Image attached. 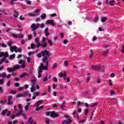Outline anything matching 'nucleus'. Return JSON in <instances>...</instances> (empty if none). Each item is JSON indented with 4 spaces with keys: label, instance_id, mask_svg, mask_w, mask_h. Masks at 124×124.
<instances>
[{
    "label": "nucleus",
    "instance_id": "1",
    "mask_svg": "<svg viewBox=\"0 0 124 124\" xmlns=\"http://www.w3.org/2000/svg\"><path fill=\"white\" fill-rule=\"evenodd\" d=\"M8 56H9V54H8V53L7 52H6L5 53H3V52H0V58H2L3 57V58L1 59V61H0V64H2L4 62H5V60H6V58H8Z\"/></svg>",
    "mask_w": 124,
    "mask_h": 124
},
{
    "label": "nucleus",
    "instance_id": "2",
    "mask_svg": "<svg viewBox=\"0 0 124 124\" xmlns=\"http://www.w3.org/2000/svg\"><path fill=\"white\" fill-rule=\"evenodd\" d=\"M20 67L21 66H20V65H16L14 67H8L7 68V71H8V72L10 73L12 72H14L16 69H19V68H20Z\"/></svg>",
    "mask_w": 124,
    "mask_h": 124
},
{
    "label": "nucleus",
    "instance_id": "3",
    "mask_svg": "<svg viewBox=\"0 0 124 124\" xmlns=\"http://www.w3.org/2000/svg\"><path fill=\"white\" fill-rule=\"evenodd\" d=\"M40 66V67H38L39 69V70L38 71V74H41V73H42V70H48V68H47V67H45L43 63H41Z\"/></svg>",
    "mask_w": 124,
    "mask_h": 124
},
{
    "label": "nucleus",
    "instance_id": "4",
    "mask_svg": "<svg viewBox=\"0 0 124 124\" xmlns=\"http://www.w3.org/2000/svg\"><path fill=\"white\" fill-rule=\"evenodd\" d=\"M40 26V24L38 23L35 24H32L31 27L32 31H36V29H38Z\"/></svg>",
    "mask_w": 124,
    "mask_h": 124
},
{
    "label": "nucleus",
    "instance_id": "5",
    "mask_svg": "<svg viewBox=\"0 0 124 124\" xmlns=\"http://www.w3.org/2000/svg\"><path fill=\"white\" fill-rule=\"evenodd\" d=\"M41 54L43 57H50V53L48 50H43L41 52Z\"/></svg>",
    "mask_w": 124,
    "mask_h": 124
},
{
    "label": "nucleus",
    "instance_id": "6",
    "mask_svg": "<svg viewBox=\"0 0 124 124\" xmlns=\"http://www.w3.org/2000/svg\"><path fill=\"white\" fill-rule=\"evenodd\" d=\"M54 22H55L54 19L47 20L46 23L47 25H50L51 26H54L56 25V23H54Z\"/></svg>",
    "mask_w": 124,
    "mask_h": 124
},
{
    "label": "nucleus",
    "instance_id": "7",
    "mask_svg": "<svg viewBox=\"0 0 124 124\" xmlns=\"http://www.w3.org/2000/svg\"><path fill=\"white\" fill-rule=\"evenodd\" d=\"M48 57L45 56L43 59L42 62L44 63H46V65L45 67H46V68H48V65H49V61H48Z\"/></svg>",
    "mask_w": 124,
    "mask_h": 124
},
{
    "label": "nucleus",
    "instance_id": "8",
    "mask_svg": "<svg viewBox=\"0 0 124 124\" xmlns=\"http://www.w3.org/2000/svg\"><path fill=\"white\" fill-rule=\"evenodd\" d=\"M60 116V114L59 113H57L55 111H52L50 114V117H53V118L54 119V118H58Z\"/></svg>",
    "mask_w": 124,
    "mask_h": 124
},
{
    "label": "nucleus",
    "instance_id": "9",
    "mask_svg": "<svg viewBox=\"0 0 124 124\" xmlns=\"http://www.w3.org/2000/svg\"><path fill=\"white\" fill-rule=\"evenodd\" d=\"M92 68L93 69V70H99V69H101V67L99 65L96 66L92 65Z\"/></svg>",
    "mask_w": 124,
    "mask_h": 124
},
{
    "label": "nucleus",
    "instance_id": "10",
    "mask_svg": "<svg viewBox=\"0 0 124 124\" xmlns=\"http://www.w3.org/2000/svg\"><path fill=\"white\" fill-rule=\"evenodd\" d=\"M106 3H107L108 5H111V6H114L115 0H106Z\"/></svg>",
    "mask_w": 124,
    "mask_h": 124
},
{
    "label": "nucleus",
    "instance_id": "11",
    "mask_svg": "<svg viewBox=\"0 0 124 124\" xmlns=\"http://www.w3.org/2000/svg\"><path fill=\"white\" fill-rule=\"evenodd\" d=\"M72 123V120L71 119H69L68 120H64L62 122V124H71Z\"/></svg>",
    "mask_w": 124,
    "mask_h": 124
},
{
    "label": "nucleus",
    "instance_id": "12",
    "mask_svg": "<svg viewBox=\"0 0 124 124\" xmlns=\"http://www.w3.org/2000/svg\"><path fill=\"white\" fill-rule=\"evenodd\" d=\"M10 51L11 52H14L15 51V53H16V51L17 49V47L16 46H10Z\"/></svg>",
    "mask_w": 124,
    "mask_h": 124
},
{
    "label": "nucleus",
    "instance_id": "13",
    "mask_svg": "<svg viewBox=\"0 0 124 124\" xmlns=\"http://www.w3.org/2000/svg\"><path fill=\"white\" fill-rule=\"evenodd\" d=\"M39 47H43V48H46V47H47V44H46V43H45V44L39 43L38 45V48H39Z\"/></svg>",
    "mask_w": 124,
    "mask_h": 124
},
{
    "label": "nucleus",
    "instance_id": "14",
    "mask_svg": "<svg viewBox=\"0 0 124 124\" xmlns=\"http://www.w3.org/2000/svg\"><path fill=\"white\" fill-rule=\"evenodd\" d=\"M8 111V109H2L1 112V115L5 116V114H7Z\"/></svg>",
    "mask_w": 124,
    "mask_h": 124
},
{
    "label": "nucleus",
    "instance_id": "15",
    "mask_svg": "<svg viewBox=\"0 0 124 124\" xmlns=\"http://www.w3.org/2000/svg\"><path fill=\"white\" fill-rule=\"evenodd\" d=\"M109 51V49H107V50L104 51L102 53V55L103 57H107L108 56V53L107 52Z\"/></svg>",
    "mask_w": 124,
    "mask_h": 124
},
{
    "label": "nucleus",
    "instance_id": "16",
    "mask_svg": "<svg viewBox=\"0 0 124 124\" xmlns=\"http://www.w3.org/2000/svg\"><path fill=\"white\" fill-rule=\"evenodd\" d=\"M66 72H64L63 74L62 73H60L59 74V76L60 77V78H62V77H64V75H67Z\"/></svg>",
    "mask_w": 124,
    "mask_h": 124
},
{
    "label": "nucleus",
    "instance_id": "17",
    "mask_svg": "<svg viewBox=\"0 0 124 124\" xmlns=\"http://www.w3.org/2000/svg\"><path fill=\"white\" fill-rule=\"evenodd\" d=\"M42 101H43L42 100H39L37 102L36 107H39V105H41L42 104Z\"/></svg>",
    "mask_w": 124,
    "mask_h": 124
},
{
    "label": "nucleus",
    "instance_id": "18",
    "mask_svg": "<svg viewBox=\"0 0 124 124\" xmlns=\"http://www.w3.org/2000/svg\"><path fill=\"white\" fill-rule=\"evenodd\" d=\"M14 14L13 15L14 17H15V18H18V16H19V13H18V12H17V11H14Z\"/></svg>",
    "mask_w": 124,
    "mask_h": 124
},
{
    "label": "nucleus",
    "instance_id": "19",
    "mask_svg": "<svg viewBox=\"0 0 124 124\" xmlns=\"http://www.w3.org/2000/svg\"><path fill=\"white\" fill-rule=\"evenodd\" d=\"M35 43L37 44L36 45L37 48H38V45L39 44V43H39V40H38V38H36L35 39Z\"/></svg>",
    "mask_w": 124,
    "mask_h": 124
},
{
    "label": "nucleus",
    "instance_id": "20",
    "mask_svg": "<svg viewBox=\"0 0 124 124\" xmlns=\"http://www.w3.org/2000/svg\"><path fill=\"white\" fill-rule=\"evenodd\" d=\"M15 56H16L15 54H13L12 55H11L9 58V60H13L15 59Z\"/></svg>",
    "mask_w": 124,
    "mask_h": 124
},
{
    "label": "nucleus",
    "instance_id": "21",
    "mask_svg": "<svg viewBox=\"0 0 124 124\" xmlns=\"http://www.w3.org/2000/svg\"><path fill=\"white\" fill-rule=\"evenodd\" d=\"M43 108H44V106L43 105L41 106L40 107H37V108H36L35 111H39L40 109H43Z\"/></svg>",
    "mask_w": 124,
    "mask_h": 124
},
{
    "label": "nucleus",
    "instance_id": "22",
    "mask_svg": "<svg viewBox=\"0 0 124 124\" xmlns=\"http://www.w3.org/2000/svg\"><path fill=\"white\" fill-rule=\"evenodd\" d=\"M29 123H30L31 124H32L34 123V122H33V120H32V117H30L29 118Z\"/></svg>",
    "mask_w": 124,
    "mask_h": 124
},
{
    "label": "nucleus",
    "instance_id": "23",
    "mask_svg": "<svg viewBox=\"0 0 124 124\" xmlns=\"http://www.w3.org/2000/svg\"><path fill=\"white\" fill-rule=\"evenodd\" d=\"M91 54L90 55L89 58L92 59V57L93 55V49H90Z\"/></svg>",
    "mask_w": 124,
    "mask_h": 124
},
{
    "label": "nucleus",
    "instance_id": "24",
    "mask_svg": "<svg viewBox=\"0 0 124 124\" xmlns=\"http://www.w3.org/2000/svg\"><path fill=\"white\" fill-rule=\"evenodd\" d=\"M106 21H107V17H103L101 19V22H102V23H105Z\"/></svg>",
    "mask_w": 124,
    "mask_h": 124
},
{
    "label": "nucleus",
    "instance_id": "25",
    "mask_svg": "<svg viewBox=\"0 0 124 124\" xmlns=\"http://www.w3.org/2000/svg\"><path fill=\"white\" fill-rule=\"evenodd\" d=\"M22 48L21 47H18L16 49V53H21V52H22Z\"/></svg>",
    "mask_w": 124,
    "mask_h": 124
},
{
    "label": "nucleus",
    "instance_id": "26",
    "mask_svg": "<svg viewBox=\"0 0 124 124\" xmlns=\"http://www.w3.org/2000/svg\"><path fill=\"white\" fill-rule=\"evenodd\" d=\"M22 114H23V110H20V111L17 113L16 115V117H18V116H21Z\"/></svg>",
    "mask_w": 124,
    "mask_h": 124
},
{
    "label": "nucleus",
    "instance_id": "27",
    "mask_svg": "<svg viewBox=\"0 0 124 124\" xmlns=\"http://www.w3.org/2000/svg\"><path fill=\"white\" fill-rule=\"evenodd\" d=\"M98 19H99L98 16H96L94 17L93 21H94L95 23H96V22H97V21H98Z\"/></svg>",
    "mask_w": 124,
    "mask_h": 124
},
{
    "label": "nucleus",
    "instance_id": "28",
    "mask_svg": "<svg viewBox=\"0 0 124 124\" xmlns=\"http://www.w3.org/2000/svg\"><path fill=\"white\" fill-rule=\"evenodd\" d=\"M17 107H18V109H19L20 111H23V108L22 107V105L18 104L17 105Z\"/></svg>",
    "mask_w": 124,
    "mask_h": 124
},
{
    "label": "nucleus",
    "instance_id": "29",
    "mask_svg": "<svg viewBox=\"0 0 124 124\" xmlns=\"http://www.w3.org/2000/svg\"><path fill=\"white\" fill-rule=\"evenodd\" d=\"M7 75V74H6V73L5 72H3L1 74V76H2V78H6Z\"/></svg>",
    "mask_w": 124,
    "mask_h": 124
},
{
    "label": "nucleus",
    "instance_id": "30",
    "mask_svg": "<svg viewBox=\"0 0 124 124\" xmlns=\"http://www.w3.org/2000/svg\"><path fill=\"white\" fill-rule=\"evenodd\" d=\"M24 96L23 94H21V93H18L17 94H16V97H23Z\"/></svg>",
    "mask_w": 124,
    "mask_h": 124
},
{
    "label": "nucleus",
    "instance_id": "31",
    "mask_svg": "<svg viewBox=\"0 0 124 124\" xmlns=\"http://www.w3.org/2000/svg\"><path fill=\"white\" fill-rule=\"evenodd\" d=\"M31 48L36 49V46L33 44V43H31Z\"/></svg>",
    "mask_w": 124,
    "mask_h": 124
},
{
    "label": "nucleus",
    "instance_id": "32",
    "mask_svg": "<svg viewBox=\"0 0 124 124\" xmlns=\"http://www.w3.org/2000/svg\"><path fill=\"white\" fill-rule=\"evenodd\" d=\"M31 82H36V78L35 77H33L32 79H31Z\"/></svg>",
    "mask_w": 124,
    "mask_h": 124
},
{
    "label": "nucleus",
    "instance_id": "33",
    "mask_svg": "<svg viewBox=\"0 0 124 124\" xmlns=\"http://www.w3.org/2000/svg\"><path fill=\"white\" fill-rule=\"evenodd\" d=\"M91 80V74H87V82H89Z\"/></svg>",
    "mask_w": 124,
    "mask_h": 124
},
{
    "label": "nucleus",
    "instance_id": "34",
    "mask_svg": "<svg viewBox=\"0 0 124 124\" xmlns=\"http://www.w3.org/2000/svg\"><path fill=\"white\" fill-rule=\"evenodd\" d=\"M41 19L44 20L46 19V14H43L41 16Z\"/></svg>",
    "mask_w": 124,
    "mask_h": 124
},
{
    "label": "nucleus",
    "instance_id": "35",
    "mask_svg": "<svg viewBox=\"0 0 124 124\" xmlns=\"http://www.w3.org/2000/svg\"><path fill=\"white\" fill-rule=\"evenodd\" d=\"M28 16H29L30 17H35V15L33 14H31V13H28Z\"/></svg>",
    "mask_w": 124,
    "mask_h": 124
},
{
    "label": "nucleus",
    "instance_id": "36",
    "mask_svg": "<svg viewBox=\"0 0 124 124\" xmlns=\"http://www.w3.org/2000/svg\"><path fill=\"white\" fill-rule=\"evenodd\" d=\"M48 76H49V74H47L46 77L44 78V82H46L48 80L47 78H48Z\"/></svg>",
    "mask_w": 124,
    "mask_h": 124
},
{
    "label": "nucleus",
    "instance_id": "37",
    "mask_svg": "<svg viewBox=\"0 0 124 124\" xmlns=\"http://www.w3.org/2000/svg\"><path fill=\"white\" fill-rule=\"evenodd\" d=\"M26 75H27V73H24L23 74L20 75V78H24V77H25V76H26Z\"/></svg>",
    "mask_w": 124,
    "mask_h": 124
},
{
    "label": "nucleus",
    "instance_id": "38",
    "mask_svg": "<svg viewBox=\"0 0 124 124\" xmlns=\"http://www.w3.org/2000/svg\"><path fill=\"white\" fill-rule=\"evenodd\" d=\"M12 36L14 37V38H16V39H17L18 38V36H17V35H16V34L15 33H12Z\"/></svg>",
    "mask_w": 124,
    "mask_h": 124
},
{
    "label": "nucleus",
    "instance_id": "39",
    "mask_svg": "<svg viewBox=\"0 0 124 124\" xmlns=\"http://www.w3.org/2000/svg\"><path fill=\"white\" fill-rule=\"evenodd\" d=\"M23 94V96H26V95H28V94H29V91H27L26 92H24Z\"/></svg>",
    "mask_w": 124,
    "mask_h": 124
},
{
    "label": "nucleus",
    "instance_id": "40",
    "mask_svg": "<svg viewBox=\"0 0 124 124\" xmlns=\"http://www.w3.org/2000/svg\"><path fill=\"white\" fill-rule=\"evenodd\" d=\"M13 98V97L12 96H8V101H11V100H12Z\"/></svg>",
    "mask_w": 124,
    "mask_h": 124
},
{
    "label": "nucleus",
    "instance_id": "41",
    "mask_svg": "<svg viewBox=\"0 0 124 124\" xmlns=\"http://www.w3.org/2000/svg\"><path fill=\"white\" fill-rule=\"evenodd\" d=\"M25 2H26L27 4H28L29 5H31V1L30 0H25Z\"/></svg>",
    "mask_w": 124,
    "mask_h": 124
},
{
    "label": "nucleus",
    "instance_id": "42",
    "mask_svg": "<svg viewBox=\"0 0 124 124\" xmlns=\"http://www.w3.org/2000/svg\"><path fill=\"white\" fill-rule=\"evenodd\" d=\"M64 65H65V66H68V62H67V61H65L64 62Z\"/></svg>",
    "mask_w": 124,
    "mask_h": 124
},
{
    "label": "nucleus",
    "instance_id": "43",
    "mask_svg": "<svg viewBox=\"0 0 124 124\" xmlns=\"http://www.w3.org/2000/svg\"><path fill=\"white\" fill-rule=\"evenodd\" d=\"M35 91V89L34 88V87H32L31 88V93H33Z\"/></svg>",
    "mask_w": 124,
    "mask_h": 124
},
{
    "label": "nucleus",
    "instance_id": "44",
    "mask_svg": "<svg viewBox=\"0 0 124 124\" xmlns=\"http://www.w3.org/2000/svg\"><path fill=\"white\" fill-rule=\"evenodd\" d=\"M3 82H4L3 79H0V85H3Z\"/></svg>",
    "mask_w": 124,
    "mask_h": 124
},
{
    "label": "nucleus",
    "instance_id": "45",
    "mask_svg": "<svg viewBox=\"0 0 124 124\" xmlns=\"http://www.w3.org/2000/svg\"><path fill=\"white\" fill-rule=\"evenodd\" d=\"M22 116L23 117L24 120H27V116L25 113H22Z\"/></svg>",
    "mask_w": 124,
    "mask_h": 124
},
{
    "label": "nucleus",
    "instance_id": "46",
    "mask_svg": "<svg viewBox=\"0 0 124 124\" xmlns=\"http://www.w3.org/2000/svg\"><path fill=\"white\" fill-rule=\"evenodd\" d=\"M17 117L16 115H16L13 114V115H11V119H12L13 120H14V119H15V117Z\"/></svg>",
    "mask_w": 124,
    "mask_h": 124
},
{
    "label": "nucleus",
    "instance_id": "47",
    "mask_svg": "<svg viewBox=\"0 0 124 124\" xmlns=\"http://www.w3.org/2000/svg\"><path fill=\"white\" fill-rule=\"evenodd\" d=\"M34 54V52H28V55L29 56V57H31V54L33 55Z\"/></svg>",
    "mask_w": 124,
    "mask_h": 124
},
{
    "label": "nucleus",
    "instance_id": "48",
    "mask_svg": "<svg viewBox=\"0 0 124 124\" xmlns=\"http://www.w3.org/2000/svg\"><path fill=\"white\" fill-rule=\"evenodd\" d=\"M58 66V64L57 63H55L54 64L53 66L52 67L53 69H55V67H57Z\"/></svg>",
    "mask_w": 124,
    "mask_h": 124
},
{
    "label": "nucleus",
    "instance_id": "49",
    "mask_svg": "<svg viewBox=\"0 0 124 124\" xmlns=\"http://www.w3.org/2000/svg\"><path fill=\"white\" fill-rule=\"evenodd\" d=\"M46 41V38L44 37L42 41V44H45Z\"/></svg>",
    "mask_w": 124,
    "mask_h": 124
},
{
    "label": "nucleus",
    "instance_id": "50",
    "mask_svg": "<svg viewBox=\"0 0 124 124\" xmlns=\"http://www.w3.org/2000/svg\"><path fill=\"white\" fill-rule=\"evenodd\" d=\"M48 42L50 46H52V45H53V42H52V41H51V40H48Z\"/></svg>",
    "mask_w": 124,
    "mask_h": 124
},
{
    "label": "nucleus",
    "instance_id": "51",
    "mask_svg": "<svg viewBox=\"0 0 124 124\" xmlns=\"http://www.w3.org/2000/svg\"><path fill=\"white\" fill-rule=\"evenodd\" d=\"M10 93L12 94H15V93H16V91L14 90H12L11 91Z\"/></svg>",
    "mask_w": 124,
    "mask_h": 124
},
{
    "label": "nucleus",
    "instance_id": "52",
    "mask_svg": "<svg viewBox=\"0 0 124 124\" xmlns=\"http://www.w3.org/2000/svg\"><path fill=\"white\" fill-rule=\"evenodd\" d=\"M19 19L21 20V21H24V20H25V18L23 17V16H21L19 17Z\"/></svg>",
    "mask_w": 124,
    "mask_h": 124
},
{
    "label": "nucleus",
    "instance_id": "53",
    "mask_svg": "<svg viewBox=\"0 0 124 124\" xmlns=\"http://www.w3.org/2000/svg\"><path fill=\"white\" fill-rule=\"evenodd\" d=\"M19 86H20V83H19V82L15 83V87H19Z\"/></svg>",
    "mask_w": 124,
    "mask_h": 124
},
{
    "label": "nucleus",
    "instance_id": "54",
    "mask_svg": "<svg viewBox=\"0 0 124 124\" xmlns=\"http://www.w3.org/2000/svg\"><path fill=\"white\" fill-rule=\"evenodd\" d=\"M52 79L54 82H58V78L56 77H54Z\"/></svg>",
    "mask_w": 124,
    "mask_h": 124
},
{
    "label": "nucleus",
    "instance_id": "55",
    "mask_svg": "<svg viewBox=\"0 0 124 124\" xmlns=\"http://www.w3.org/2000/svg\"><path fill=\"white\" fill-rule=\"evenodd\" d=\"M31 38H32V35L30 34L28 36V39L29 40H31Z\"/></svg>",
    "mask_w": 124,
    "mask_h": 124
},
{
    "label": "nucleus",
    "instance_id": "56",
    "mask_svg": "<svg viewBox=\"0 0 124 124\" xmlns=\"http://www.w3.org/2000/svg\"><path fill=\"white\" fill-rule=\"evenodd\" d=\"M7 104L8 105H12V104H13V102H11L10 101H9V102H8Z\"/></svg>",
    "mask_w": 124,
    "mask_h": 124
},
{
    "label": "nucleus",
    "instance_id": "57",
    "mask_svg": "<svg viewBox=\"0 0 124 124\" xmlns=\"http://www.w3.org/2000/svg\"><path fill=\"white\" fill-rule=\"evenodd\" d=\"M1 46L3 48H6L7 47V46L5 44H2Z\"/></svg>",
    "mask_w": 124,
    "mask_h": 124
},
{
    "label": "nucleus",
    "instance_id": "58",
    "mask_svg": "<svg viewBox=\"0 0 124 124\" xmlns=\"http://www.w3.org/2000/svg\"><path fill=\"white\" fill-rule=\"evenodd\" d=\"M116 124H123V122H122V121H121L120 120H118L116 122Z\"/></svg>",
    "mask_w": 124,
    "mask_h": 124
},
{
    "label": "nucleus",
    "instance_id": "59",
    "mask_svg": "<svg viewBox=\"0 0 124 124\" xmlns=\"http://www.w3.org/2000/svg\"><path fill=\"white\" fill-rule=\"evenodd\" d=\"M39 11H40V10H39L38 9H36L34 11V13H38V12H39Z\"/></svg>",
    "mask_w": 124,
    "mask_h": 124
},
{
    "label": "nucleus",
    "instance_id": "60",
    "mask_svg": "<svg viewBox=\"0 0 124 124\" xmlns=\"http://www.w3.org/2000/svg\"><path fill=\"white\" fill-rule=\"evenodd\" d=\"M38 58H41L42 57V54L41 53H39L37 55Z\"/></svg>",
    "mask_w": 124,
    "mask_h": 124
},
{
    "label": "nucleus",
    "instance_id": "61",
    "mask_svg": "<svg viewBox=\"0 0 124 124\" xmlns=\"http://www.w3.org/2000/svg\"><path fill=\"white\" fill-rule=\"evenodd\" d=\"M44 27H45V25H44V23H42L41 25H40V28L41 29H43V28H44Z\"/></svg>",
    "mask_w": 124,
    "mask_h": 124
},
{
    "label": "nucleus",
    "instance_id": "62",
    "mask_svg": "<svg viewBox=\"0 0 124 124\" xmlns=\"http://www.w3.org/2000/svg\"><path fill=\"white\" fill-rule=\"evenodd\" d=\"M0 93H3L4 91L2 90V88L1 87H0Z\"/></svg>",
    "mask_w": 124,
    "mask_h": 124
},
{
    "label": "nucleus",
    "instance_id": "63",
    "mask_svg": "<svg viewBox=\"0 0 124 124\" xmlns=\"http://www.w3.org/2000/svg\"><path fill=\"white\" fill-rule=\"evenodd\" d=\"M88 114H89V110L86 109L85 112V115L86 116H87V115H88Z\"/></svg>",
    "mask_w": 124,
    "mask_h": 124
},
{
    "label": "nucleus",
    "instance_id": "64",
    "mask_svg": "<svg viewBox=\"0 0 124 124\" xmlns=\"http://www.w3.org/2000/svg\"><path fill=\"white\" fill-rule=\"evenodd\" d=\"M97 84L100 83V78H98L97 79Z\"/></svg>",
    "mask_w": 124,
    "mask_h": 124
}]
</instances>
